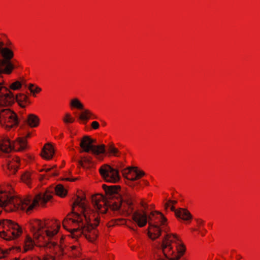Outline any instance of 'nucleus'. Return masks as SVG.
I'll use <instances>...</instances> for the list:
<instances>
[{
    "label": "nucleus",
    "mask_w": 260,
    "mask_h": 260,
    "mask_svg": "<svg viewBox=\"0 0 260 260\" xmlns=\"http://www.w3.org/2000/svg\"><path fill=\"white\" fill-rule=\"evenodd\" d=\"M75 119L73 118L70 113H66L65 117L63 118V121L66 123H72Z\"/></svg>",
    "instance_id": "obj_26"
},
{
    "label": "nucleus",
    "mask_w": 260,
    "mask_h": 260,
    "mask_svg": "<svg viewBox=\"0 0 260 260\" xmlns=\"http://www.w3.org/2000/svg\"><path fill=\"white\" fill-rule=\"evenodd\" d=\"M106 124V122H103V125H105Z\"/></svg>",
    "instance_id": "obj_43"
},
{
    "label": "nucleus",
    "mask_w": 260,
    "mask_h": 260,
    "mask_svg": "<svg viewBox=\"0 0 260 260\" xmlns=\"http://www.w3.org/2000/svg\"><path fill=\"white\" fill-rule=\"evenodd\" d=\"M25 121L26 122L30 127H35L39 125L40 119L37 115L34 114H30L28 115Z\"/></svg>",
    "instance_id": "obj_19"
},
{
    "label": "nucleus",
    "mask_w": 260,
    "mask_h": 260,
    "mask_svg": "<svg viewBox=\"0 0 260 260\" xmlns=\"http://www.w3.org/2000/svg\"><path fill=\"white\" fill-rule=\"evenodd\" d=\"M19 158L18 157H10L7 159V167L10 173L14 174L16 173L18 168Z\"/></svg>",
    "instance_id": "obj_16"
},
{
    "label": "nucleus",
    "mask_w": 260,
    "mask_h": 260,
    "mask_svg": "<svg viewBox=\"0 0 260 260\" xmlns=\"http://www.w3.org/2000/svg\"><path fill=\"white\" fill-rule=\"evenodd\" d=\"M122 173L124 176L129 174L132 175V177L129 179V182L128 183V185L132 187H134L137 185H139V183H135L134 181L145 175V173L143 171L139 170L138 168L135 167H128L123 170Z\"/></svg>",
    "instance_id": "obj_13"
},
{
    "label": "nucleus",
    "mask_w": 260,
    "mask_h": 260,
    "mask_svg": "<svg viewBox=\"0 0 260 260\" xmlns=\"http://www.w3.org/2000/svg\"><path fill=\"white\" fill-rule=\"evenodd\" d=\"M35 89H34V90L35 91V93H39L41 90V88H40L38 86H35Z\"/></svg>",
    "instance_id": "obj_32"
},
{
    "label": "nucleus",
    "mask_w": 260,
    "mask_h": 260,
    "mask_svg": "<svg viewBox=\"0 0 260 260\" xmlns=\"http://www.w3.org/2000/svg\"><path fill=\"white\" fill-rule=\"evenodd\" d=\"M158 250L167 258L164 259L159 257L157 260H179L185 251V247L178 237L175 234H167L162 242L159 243Z\"/></svg>",
    "instance_id": "obj_5"
},
{
    "label": "nucleus",
    "mask_w": 260,
    "mask_h": 260,
    "mask_svg": "<svg viewBox=\"0 0 260 260\" xmlns=\"http://www.w3.org/2000/svg\"><path fill=\"white\" fill-rule=\"evenodd\" d=\"M91 125L92 128H93L94 129H96L99 128L100 126L99 123H98V122L96 121L92 122Z\"/></svg>",
    "instance_id": "obj_28"
},
{
    "label": "nucleus",
    "mask_w": 260,
    "mask_h": 260,
    "mask_svg": "<svg viewBox=\"0 0 260 260\" xmlns=\"http://www.w3.org/2000/svg\"><path fill=\"white\" fill-rule=\"evenodd\" d=\"M51 169H52V168H45V169H44L43 170L45 171L46 172H49Z\"/></svg>",
    "instance_id": "obj_36"
},
{
    "label": "nucleus",
    "mask_w": 260,
    "mask_h": 260,
    "mask_svg": "<svg viewBox=\"0 0 260 260\" xmlns=\"http://www.w3.org/2000/svg\"><path fill=\"white\" fill-rule=\"evenodd\" d=\"M78 164L83 168H87L92 164L91 157L82 156L80 160H78Z\"/></svg>",
    "instance_id": "obj_21"
},
{
    "label": "nucleus",
    "mask_w": 260,
    "mask_h": 260,
    "mask_svg": "<svg viewBox=\"0 0 260 260\" xmlns=\"http://www.w3.org/2000/svg\"><path fill=\"white\" fill-rule=\"evenodd\" d=\"M132 217L133 220L139 227H143L148 222L150 230L148 232V236L152 240L160 236L161 231L158 223L162 225H165L167 221L164 215L157 211H152L149 215H148L144 210L142 212L137 211L133 213Z\"/></svg>",
    "instance_id": "obj_4"
},
{
    "label": "nucleus",
    "mask_w": 260,
    "mask_h": 260,
    "mask_svg": "<svg viewBox=\"0 0 260 260\" xmlns=\"http://www.w3.org/2000/svg\"><path fill=\"white\" fill-rule=\"evenodd\" d=\"M82 110L83 112L79 116V119L86 122L92 117H93L92 118H96V117L94 116L93 114L88 109H84Z\"/></svg>",
    "instance_id": "obj_20"
},
{
    "label": "nucleus",
    "mask_w": 260,
    "mask_h": 260,
    "mask_svg": "<svg viewBox=\"0 0 260 260\" xmlns=\"http://www.w3.org/2000/svg\"><path fill=\"white\" fill-rule=\"evenodd\" d=\"M52 222V225H47L40 220H36L30 225L34 238L39 241H43V245L50 249L54 254L51 260H55L61 259L66 252L61 244L63 238L54 237L60 228V222L57 220H54Z\"/></svg>",
    "instance_id": "obj_3"
},
{
    "label": "nucleus",
    "mask_w": 260,
    "mask_h": 260,
    "mask_svg": "<svg viewBox=\"0 0 260 260\" xmlns=\"http://www.w3.org/2000/svg\"><path fill=\"white\" fill-rule=\"evenodd\" d=\"M102 186L105 191L106 194L107 195L111 196L116 193L118 190L117 186H107L105 184H103Z\"/></svg>",
    "instance_id": "obj_22"
},
{
    "label": "nucleus",
    "mask_w": 260,
    "mask_h": 260,
    "mask_svg": "<svg viewBox=\"0 0 260 260\" xmlns=\"http://www.w3.org/2000/svg\"><path fill=\"white\" fill-rule=\"evenodd\" d=\"M204 233H203V234H202V235L203 236H204Z\"/></svg>",
    "instance_id": "obj_45"
},
{
    "label": "nucleus",
    "mask_w": 260,
    "mask_h": 260,
    "mask_svg": "<svg viewBox=\"0 0 260 260\" xmlns=\"http://www.w3.org/2000/svg\"><path fill=\"white\" fill-rule=\"evenodd\" d=\"M197 221L199 225H202L204 223V221L201 219H197Z\"/></svg>",
    "instance_id": "obj_34"
},
{
    "label": "nucleus",
    "mask_w": 260,
    "mask_h": 260,
    "mask_svg": "<svg viewBox=\"0 0 260 260\" xmlns=\"http://www.w3.org/2000/svg\"><path fill=\"white\" fill-rule=\"evenodd\" d=\"M96 140L90 138L88 136H85L81 140L80 146L82 148L80 152H85L91 153L98 159H102L103 157L101 154H105L106 146L104 144L95 145L94 144Z\"/></svg>",
    "instance_id": "obj_9"
},
{
    "label": "nucleus",
    "mask_w": 260,
    "mask_h": 260,
    "mask_svg": "<svg viewBox=\"0 0 260 260\" xmlns=\"http://www.w3.org/2000/svg\"><path fill=\"white\" fill-rule=\"evenodd\" d=\"M168 202L170 204H176L177 203V201H172V200H169L168 201Z\"/></svg>",
    "instance_id": "obj_35"
},
{
    "label": "nucleus",
    "mask_w": 260,
    "mask_h": 260,
    "mask_svg": "<svg viewBox=\"0 0 260 260\" xmlns=\"http://www.w3.org/2000/svg\"><path fill=\"white\" fill-rule=\"evenodd\" d=\"M141 206L145 209L146 210L148 208V205L145 203L143 201H142L140 203Z\"/></svg>",
    "instance_id": "obj_30"
},
{
    "label": "nucleus",
    "mask_w": 260,
    "mask_h": 260,
    "mask_svg": "<svg viewBox=\"0 0 260 260\" xmlns=\"http://www.w3.org/2000/svg\"><path fill=\"white\" fill-rule=\"evenodd\" d=\"M57 175H58V173H53L51 175L52 176H57Z\"/></svg>",
    "instance_id": "obj_40"
},
{
    "label": "nucleus",
    "mask_w": 260,
    "mask_h": 260,
    "mask_svg": "<svg viewBox=\"0 0 260 260\" xmlns=\"http://www.w3.org/2000/svg\"><path fill=\"white\" fill-rule=\"evenodd\" d=\"M5 252L0 248V258L5 256Z\"/></svg>",
    "instance_id": "obj_33"
},
{
    "label": "nucleus",
    "mask_w": 260,
    "mask_h": 260,
    "mask_svg": "<svg viewBox=\"0 0 260 260\" xmlns=\"http://www.w3.org/2000/svg\"><path fill=\"white\" fill-rule=\"evenodd\" d=\"M144 183H145V184L146 185H148V182L147 181H146V180H144Z\"/></svg>",
    "instance_id": "obj_41"
},
{
    "label": "nucleus",
    "mask_w": 260,
    "mask_h": 260,
    "mask_svg": "<svg viewBox=\"0 0 260 260\" xmlns=\"http://www.w3.org/2000/svg\"><path fill=\"white\" fill-rule=\"evenodd\" d=\"M18 103L19 106L24 108L30 104L27 96L24 94L19 93L14 96L12 92L6 87L4 86L0 81V106H8L14 103L15 101Z\"/></svg>",
    "instance_id": "obj_6"
},
{
    "label": "nucleus",
    "mask_w": 260,
    "mask_h": 260,
    "mask_svg": "<svg viewBox=\"0 0 260 260\" xmlns=\"http://www.w3.org/2000/svg\"><path fill=\"white\" fill-rule=\"evenodd\" d=\"M169 204H170V203H169V202H168V203H166V204H165V209H168V208L169 207Z\"/></svg>",
    "instance_id": "obj_37"
},
{
    "label": "nucleus",
    "mask_w": 260,
    "mask_h": 260,
    "mask_svg": "<svg viewBox=\"0 0 260 260\" xmlns=\"http://www.w3.org/2000/svg\"><path fill=\"white\" fill-rule=\"evenodd\" d=\"M204 233H203V234H202V235L203 236H204Z\"/></svg>",
    "instance_id": "obj_44"
},
{
    "label": "nucleus",
    "mask_w": 260,
    "mask_h": 260,
    "mask_svg": "<svg viewBox=\"0 0 260 260\" xmlns=\"http://www.w3.org/2000/svg\"><path fill=\"white\" fill-rule=\"evenodd\" d=\"M19 225L10 220H0V237L6 240L18 238L22 234Z\"/></svg>",
    "instance_id": "obj_8"
},
{
    "label": "nucleus",
    "mask_w": 260,
    "mask_h": 260,
    "mask_svg": "<svg viewBox=\"0 0 260 260\" xmlns=\"http://www.w3.org/2000/svg\"><path fill=\"white\" fill-rule=\"evenodd\" d=\"M27 242L28 243V248H31L33 245V241L31 238H27Z\"/></svg>",
    "instance_id": "obj_29"
},
{
    "label": "nucleus",
    "mask_w": 260,
    "mask_h": 260,
    "mask_svg": "<svg viewBox=\"0 0 260 260\" xmlns=\"http://www.w3.org/2000/svg\"><path fill=\"white\" fill-rule=\"evenodd\" d=\"M54 153L53 147L50 144L45 145L42 149V156L46 159H50Z\"/></svg>",
    "instance_id": "obj_18"
},
{
    "label": "nucleus",
    "mask_w": 260,
    "mask_h": 260,
    "mask_svg": "<svg viewBox=\"0 0 260 260\" xmlns=\"http://www.w3.org/2000/svg\"><path fill=\"white\" fill-rule=\"evenodd\" d=\"M104 197L102 194H97L91 198L93 206L96 212L88 207L84 202V197H78L74 202V206H79L80 213L73 212L71 217L65 218L62 225L68 230L67 224L72 223L77 226V228L72 230L71 235L73 238L77 239L83 235L89 241L93 242L98 237V231L95 229L99 223V215L104 214L107 211V207L103 201Z\"/></svg>",
    "instance_id": "obj_1"
},
{
    "label": "nucleus",
    "mask_w": 260,
    "mask_h": 260,
    "mask_svg": "<svg viewBox=\"0 0 260 260\" xmlns=\"http://www.w3.org/2000/svg\"><path fill=\"white\" fill-rule=\"evenodd\" d=\"M70 106L79 110H84V105L77 98H74L71 100Z\"/></svg>",
    "instance_id": "obj_23"
},
{
    "label": "nucleus",
    "mask_w": 260,
    "mask_h": 260,
    "mask_svg": "<svg viewBox=\"0 0 260 260\" xmlns=\"http://www.w3.org/2000/svg\"><path fill=\"white\" fill-rule=\"evenodd\" d=\"M14 56L13 52L7 47H4V43L0 41V78L4 74H10L15 68L11 59Z\"/></svg>",
    "instance_id": "obj_7"
},
{
    "label": "nucleus",
    "mask_w": 260,
    "mask_h": 260,
    "mask_svg": "<svg viewBox=\"0 0 260 260\" xmlns=\"http://www.w3.org/2000/svg\"><path fill=\"white\" fill-rule=\"evenodd\" d=\"M34 87H35V85L32 84H30L28 87L29 90L32 93H35V91L34 90Z\"/></svg>",
    "instance_id": "obj_31"
},
{
    "label": "nucleus",
    "mask_w": 260,
    "mask_h": 260,
    "mask_svg": "<svg viewBox=\"0 0 260 260\" xmlns=\"http://www.w3.org/2000/svg\"><path fill=\"white\" fill-rule=\"evenodd\" d=\"M53 191L56 195L62 198L65 197L67 193V190L64 186L61 184H58L51 191L47 190L45 192L39 193L32 200L30 198L22 199L15 197L0 188V207L7 208V211L22 210L28 213L39 203L42 205L45 204L51 199V192Z\"/></svg>",
    "instance_id": "obj_2"
},
{
    "label": "nucleus",
    "mask_w": 260,
    "mask_h": 260,
    "mask_svg": "<svg viewBox=\"0 0 260 260\" xmlns=\"http://www.w3.org/2000/svg\"><path fill=\"white\" fill-rule=\"evenodd\" d=\"M120 208H121V207L118 206H116V208H115V210H120Z\"/></svg>",
    "instance_id": "obj_39"
},
{
    "label": "nucleus",
    "mask_w": 260,
    "mask_h": 260,
    "mask_svg": "<svg viewBox=\"0 0 260 260\" xmlns=\"http://www.w3.org/2000/svg\"><path fill=\"white\" fill-rule=\"evenodd\" d=\"M19 121L16 114L9 109H3L0 111V124L10 128L17 125Z\"/></svg>",
    "instance_id": "obj_11"
},
{
    "label": "nucleus",
    "mask_w": 260,
    "mask_h": 260,
    "mask_svg": "<svg viewBox=\"0 0 260 260\" xmlns=\"http://www.w3.org/2000/svg\"><path fill=\"white\" fill-rule=\"evenodd\" d=\"M135 197L136 194L129 191L125 192L123 197V201L126 204L128 209L130 210V213L132 212L134 210L133 205Z\"/></svg>",
    "instance_id": "obj_17"
},
{
    "label": "nucleus",
    "mask_w": 260,
    "mask_h": 260,
    "mask_svg": "<svg viewBox=\"0 0 260 260\" xmlns=\"http://www.w3.org/2000/svg\"><path fill=\"white\" fill-rule=\"evenodd\" d=\"M108 152L109 153L113 154L114 156H119L118 154L119 153V152L118 150L114 146V145L113 144H110L108 146Z\"/></svg>",
    "instance_id": "obj_24"
},
{
    "label": "nucleus",
    "mask_w": 260,
    "mask_h": 260,
    "mask_svg": "<svg viewBox=\"0 0 260 260\" xmlns=\"http://www.w3.org/2000/svg\"><path fill=\"white\" fill-rule=\"evenodd\" d=\"M99 172L102 178L106 182L115 183L120 179L118 170L108 165L102 166L99 169Z\"/></svg>",
    "instance_id": "obj_12"
},
{
    "label": "nucleus",
    "mask_w": 260,
    "mask_h": 260,
    "mask_svg": "<svg viewBox=\"0 0 260 260\" xmlns=\"http://www.w3.org/2000/svg\"><path fill=\"white\" fill-rule=\"evenodd\" d=\"M60 136L62 137V136H63V134H62V133H61V134L60 135Z\"/></svg>",
    "instance_id": "obj_42"
},
{
    "label": "nucleus",
    "mask_w": 260,
    "mask_h": 260,
    "mask_svg": "<svg viewBox=\"0 0 260 260\" xmlns=\"http://www.w3.org/2000/svg\"><path fill=\"white\" fill-rule=\"evenodd\" d=\"M69 256L73 257L76 260H89L83 256L80 252V248L78 245H72L68 248Z\"/></svg>",
    "instance_id": "obj_14"
},
{
    "label": "nucleus",
    "mask_w": 260,
    "mask_h": 260,
    "mask_svg": "<svg viewBox=\"0 0 260 260\" xmlns=\"http://www.w3.org/2000/svg\"><path fill=\"white\" fill-rule=\"evenodd\" d=\"M66 180H68V181H75L76 179H71L70 178H67L65 179Z\"/></svg>",
    "instance_id": "obj_38"
},
{
    "label": "nucleus",
    "mask_w": 260,
    "mask_h": 260,
    "mask_svg": "<svg viewBox=\"0 0 260 260\" xmlns=\"http://www.w3.org/2000/svg\"><path fill=\"white\" fill-rule=\"evenodd\" d=\"M26 143L25 138H19L14 143H12L8 138H4L0 140V151L6 154L15 148L17 151H22L26 148Z\"/></svg>",
    "instance_id": "obj_10"
},
{
    "label": "nucleus",
    "mask_w": 260,
    "mask_h": 260,
    "mask_svg": "<svg viewBox=\"0 0 260 260\" xmlns=\"http://www.w3.org/2000/svg\"><path fill=\"white\" fill-rule=\"evenodd\" d=\"M21 179L24 182L28 184L30 182L31 175L29 172H25L21 175Z\"/></svg>",
    "instance_id": "obj_25"
},
{
    "label": "nucleus",
    "mask_w": 260,
    "mask_h": 260,
    "mask_svg": "<svg viewBox=\"0 0 260 260\" xmlns=\"http://www.w3.org/2000/svg\"><path fill=\"white\" fill-rule=\"evenodd\" d=\"M171 210L175 212V215L177 218H180L184 220H188L192 218V216L190 212L186 209L179 208L176 210L174 206L171 207Z\"/></svg>",
    "instance_id": "obj_15"
},
{
    "label": "nucleus",
    "mask_w": 260,
    "mask_h": 260,
    "mask_svg": "<svg viewBox=\"0 0 260 260\" xmlns=\"http://www.w3.org/2000/svg\"><path fill=\"white\" fill-rule=\"evenodd\" d=\"M21 87V83L19 81H16L13 83L10 86V88L16 90L20 88Z\"/></svg>",
    "instance_id": "obj_27"
}]
</instances>
